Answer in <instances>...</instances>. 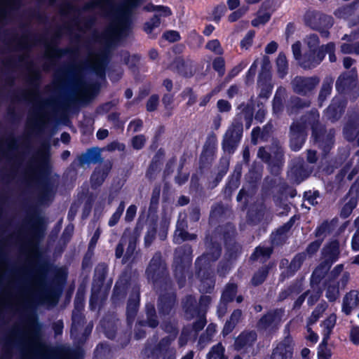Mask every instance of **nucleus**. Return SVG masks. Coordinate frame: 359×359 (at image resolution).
Here are the masks:
<instances>
[{
    "mask_svg": "<svg viewBox=\"0 0 359 359\" xmlns=\"http://www.w3.org/2000/svg\"><path fill=\"white\" fill-rule=\"evenodd\" d=\"M158 13L154 16L144 25V30L147 33L151 34L152 31L159 27L161 24L160 17H166L171 14L170 10L168 7L159 6L157 8Z\"/></svg>",
    "mask_w": 359,
    "mask_h": 359,
    "instance_id": "nucleus-11",
    "label": "nucleus"
},
{
    "mask_svg": "<svg viewBox=\"0 0 359 359\" xmlns=\"http://www.w3.org/2000/svg\"><path fill=\"white\" fill-rule=\"evenodd\" d=\"M224 353V348L221 344H218L210 349L207 354V359H227Z\"/></svg>",
    "mask_w": 359,
    "mask_h": 359,
    "instance_id": "nucleus-28",
    "label": "nucleus"
},
{
    "mask_svg": "<svg viewBox=\"0 0 359 359\" xmlns=\"http://www.w3.org/2000/svg\"><path fill=\"white\" fill-rule=\"evenodd\" d=\"M293 344L290 337H286L277 344L271 355V359H290L292 356Z\"/></svg>",
    "mask_w": 359,
    "mask_h": 359,
    "instance_id": "nucleus-6",
    "label": "nucleus"
},
{
    "mask_svg": "<svg viewBox=\"0 0 359 359\" xmlns=\"http://www.w3.org/2000/svg\"><path fill=\"white\" fill-rule=\"evenodd\" d=\"M356 202L354 199H351L346 203L341 209V215L346 218L350 215L352 210L355 208Z\"/></svg>",
    "mask_w": 359,
    "mask_h": 359,
    "instance_id": "nucleus-39",
    "label": "nucleus"
},
{
    "mask_svg": "<svg viewBox=\"0 0 359 359\" xmlns=\"http://www.w3.org/2000/svg\"><path fill=\"white\" fill-rule=\"evenodd\" d=\"M125 209V204L123 202H121L118 207L117 208L115 212L112 215L111 218L109 220V225L110 226H114L119 220L121 216L122 215Z\"/></svg>",
    "mask_w": 359,
    "mask_h": 359,
    "instance_id": "nucleus-37",
    "label": "nucleus"
},
{
    "mask_svg": "<svg viewBox=\"0 0 359 359\" xmlns=\"http://www.w3.org/2000/svg\"><path fill=\"white\" fill-rule=\"evenodd\" d=\"M217 107L221 112L229 111L231 107L229 102L226 100H219L217 102Z\"/></svg>",
    "mask_w": 359,
    "mask_h": 359,
    "instance_id": "nucleus-59",
    "label": "nucleus"
},
{
    "mask_svg": "<svg viewBox=\"0 0 359 359\" xmlns=\"http://www.w3.org/2000/svg\"><path fill=\"white\" fill-rule=\"evenodd\" d=\"M205 47L208 50L214 52L215 54H217V55H221L223 53V50H222V48L221 47L220 43L217 39L212 40V41H209L206 44Z\"/></svg>",
    "mask_w": 359,
    "mask_h": 359,
    "instance_id": "nucleus-40",
    "label": "nucleus"
},
{
    "mask_svg": "<svg viewBox=\"0 0 359 359\" xmlns=\"http://www.w3.org/2000/svg\"><path fill=\"white\" fill-rule=\"evenodd\" d=\"M257 335L254 332H243L238 336L235 341V348L237 350L251 346L256 340Z\"/></svg>",
    "mask_w": 359,
    "mask_h": 359,
    "instance_id": "nucleus-15",
    "label": "nucleus"
},
{
    "mask_svg": "<svg viewBox=\"0 0 359 359\" xmlns=\"http://www.w3.org/2000/svg\"><path fill=\"white\" fill-rule=\"evenodd\" d=\"M285 95V89L283 88H279L275 95L273 102V109L275 114H279L282 111L283 108V100Z\"/></svg>",
    "mask_w": 359,
    "mask_h": 359,
    "instance_id": "nucleus-21",
    "label": "nucleus"
},
{
    "mask_svg": "<svg viewBox=\"0 0 359 359\" xmlns=\"http://www.w3.org/2000/svg\"><path fill=\"white\" fill-rule=\"evenodd\" d=\"M333 79L331 78H327L322 86L318 100L320 104H322V102L327 98V96L330 95L332 88Z\"/></svg>",
    "mask_w": 359,
    "mask_h": 359,
    "instance_id": "nucleus-27",
    "label": "nucleus"
},
{
    "mask_svg": "<svg viewBox=\"0 0 359 359\" xmlns=\"http://www.w3.org/2000/svg\"><path fill=\"white\" fill-rule=\"evenodd\" d=\"M163 269L161 264V255L159 254L155 255L152 258L147 270V273L149 278H153L156 273H159Z\"/></svg>",
    "mask_w": 359,
    "mask_h": 359,
    "instance_id": "nucleus-18",
    "label": "nucleus"
},
{
    "mask_svg": "<svg viewBox=\"0 0 359 359\" xmlns=\"http://www.w3.org/2000/svg\"><path fill=\"white\" fill-rule=\"evenodd\" d=\"M351 11L352 8L348 6L337 9L334 12V14L337 17L339 18H348L349 15H351Z\"/></svg>",
    "mask_w": 359,
    "mask_h": 359,
    "instance_id": "nucleus-48",
    "label": "nucleus"
},
{
    "mask_svg": "<svg viewBox=\"0 0 359 359\" xmlns=\"http://www.w3.org/2000/svg\"><path fill=\"white\" fill-rule=\"evenodd\" d=\"M255 32L253 31L248 32L245 38L241 41V46L248 48L252 44Z\"/></svg>",
    "mask_w": 359,
    "mask_h": 359,
    "instance_id": "nucleus-50",
    "label": "nucleus"
},
{
    "mask_svg": "<svg viewBox=\"0 0 359 359\" xmlns=\"http://www.w3.org/2000/svg\"><path fill=\"white\" fill-rule=\"evenodd\" d=\"M321 245V241L317 240L311 243L306 248V253L310 256L318 251Z\"/></svg>",
    "mask_w": 359,
    "mask_h": 359,
    "instance_id": "nucleus-53",
    "label": "nucleus"
},
{
    "mask_svg": "<svg viewBox=\"0 0 359 359\" xmlns=\"http://www.w3.org/2000/svg\"><path fill=\"white\" fill-rule=\"evenodd\" d=\"M271 249L270 248H262L259 247L257 248L255 252L252 255L254 259H259V258H267L270 256L271 253Z\"/></svg>",
    "mask_w": 359,
    "mask_h": 359,
    "instance_id": "nucleus-38",
    "label": "nucleus"
},
{
    "mask_svg": "<svg viewBox=\"0 0 359 359\" xmlns=\"http://www.w3.org/2000/svg\"><path fill=\"white\" fill-rule=\"evenodd\" d=\"M213 68L218 72L220 75L224 72V60L222 57L216 58L213 62Z\"/></svg>",
    "mask_w": 359,
    "mask_h": 359,
    "instance_id": "nucleus-47",
    "label": "nucleus"
},
{
    "mask_svg": "<svg viewBox=\"0 0 359 359\" xmlns=\"http://www.w3.org/2000/svg\"><path fill=\"white\" fill-rule=\"evenodd\" d=\"M351 341L358 345L359 344V327H353L350 333Z\"/></svg>",
    "mask_w": 359,
    "mask_h": 359,
    "instance_id": "nucleus-58",
    "label": "nucleus"
},
{
    "mask_svg": "<svg viewBox=\"0 0 359 359\" xmlns=\"http://www.w3.org/2000/svg\"><path fill=\"white\" fill-rule=\"evenodd\" d=\"M327 344L321 343L318 353V359H329L331 353L329 349L326 347Z\"/></svg>",
    "mask_w": 359,
    "mask_h": 359,
    "instance_id": "nucleus-46",
    "label": "nucleus"
},
{
    "mask_svg": "<svg viewBox=\"0 0 359 359\" xmlns=\"http://www.w3.org/2000/svg\"><path fill=\"white\" fill-rule=\"evenodd\" d=\"M336 320H337L336 316L334 314H332L323 322L322 327H323V344H327V341L330 338V336L332 332L333 328L335 326Z\"/></svg>",
    "mask_w": 359,
    "mask_h": 359,
    "instance_id": "nucleus-16",
    "label": "nucleus"
},
{
    "mask_svg": "<svg viewBox=\"0 0 359 359\" xmlns=\"http://www.w3.org/2000/svg\"><path fill=\"white\" fill-rule=\"evenodd\" d=\"M127 241L128 237L126 234L124 233L116 249V257L119 258L122 256L123 252V246L127 243Z\"/></svg>",
    "mask_w": 359,
    "mask_h": 359,
    "instance_id": "nucleus-49",
    "label": "nucleus"
},
{
    "mask_svg": "<svg viewBox=\"0 0 359 359\" xmlns=\"http://www.w3.org/2000/svg\"><path fill=\"white\" fill-rule=\"evenodd\" d=\"M139 305V294H134L129 299L127 306L128 319L131 320L134 318Z\"/></svg>",
    "mask_w": 359,
    "mask_h": 359,
    "instance_id": "nucleus-25",
    "label": "nucleus"
},
{
    "mask_svg": "<svg viewBox=\"0 0 359 359\" xmlns=\"http://www.w3.org/2000/svg\"><path fill=\"white\" fill-rule=\"evenodd\" d=\"M158 103V97L152 95L148 100L147 104V109L148 111H154L156 109Z\"/></svg>",
    "mask_w": 359,
    "mask_h": 359,
    "instance_id": "nucleus-54",
    "label": "nucleus"
},
{
    "mask_svg": "<svg viewBox=\"0 0 359 359\" xmlns=\"http://www.w3.org/2000/svg\"><path fill=\"white\" fill-rule=\"evenodd\" d=\"M344 106V100L339 97H335L325 111V117L332 121L337 120L341 116Z\"/></svg>",
    "mask_w": 359,
    "mask_h": 359,
    "instance_id": "nucleus-9",
    "label": "nucleus"
},
{
    "mask_svg": "<svg viewBox=\"0 0 359 359\" xmlns=\"http://www.w3.org/2000/svg\"><path fill=\"white\" fill-rule=\"evenodd\" d=\"M163 36L166 40L170 42H175L180 39V35L176 31L167 32L164 34Z\"/></svg>",
    "mask_w": 359,
    "mask_h": 359,
    "instance_id": "nucleus-57",
    "label": "nucleus"
},
{
    "mask_svg": "<svg viewBox=\"0 0 359 359\" xmlns=\"http://www.w3.org/2000/svg\"><path fill=\"white\" fill-rule=\"evenodd\" d=\"M357 230L352 238L351 246L352 249L355 251L359 250V217L355 221Z\"/></svg>",
    "mask_w": 359,
    "mask_h": 359,
    "instance_id": "nucleus-41",
    "label": "nucleus"
},
{
    "mask_svg": "<svg viewBox=\"0 0 359 359\" xmlns=\"http://www.w3.org/2000/svg\"><path fill=\"white\" fill-rule=\"evenodd\" d=\"M339 291L334 283H330L327 288L325 296L331 302L335 301L339 297Z\"/></svg>",
    "mask_w": 359,
    "mask_h": 359,
    "instance_id": "nucleus-33",
    "label": "nucleus"
},
{
    "mask_svg": "<svg viewBox=\"0 0 359 359\" xmlns=\"http://www.w3.org/2000/svg\"><path fill=\"white\" fill-rule=\"evenodd\" d=\"M326 309V303L319 304L309 318L307 325L311 326V325L314 324L321 317L322 314L324 313Z\"/></svg>",
    "mask_w": 359,
    "mask_h": 359,
    "instance_id": "nucleus-29",
    "label": "nucleus"
},
{
    "mask_svg": "<svg viewBox=\"0 0 359 359\" xmlns=\"http://www.w3.org/2000/svg\"><path fill=\"white\" fill-rule=\"evenodd\" d=\"M329 263L322 262L313 272L311 276V284H318L320 280L325 276L330 269Z\"/></svg>",
    "mask_w": 359,
    "mask_h": 359,
    "instance_id": "nucleus-20",
    "label": "nucleus"
},
{
    "mask_svg": "<svg viewBox=\"0 0 359 359\" xmlns=\"http://www.w3.org/2000/svg\"><path fill=\"white\" fill-rule=\"evenodd\" d=\"M277 72L280 78H283L287 74L288 63L285 55L279 53L276 60Z\"/></svg>",
    "mask_w": 359,
    "mask_h": 359,
    "instance_id": "nucleus-24",
    "label": "nucleus"
},
{
    "mask_svg": "<svg viewBox=\"0 0 359 359\" xmlns=\"http://www.w3.org/2000/svg\"><path fill=\"white\" fill-rule=\"evenodd\" d=\"M324 55L321 51H306L299 62V65L304 69H311L317 66L323 60Z\"/></svg>",
    "mask_w": 359,
    "mask_h": 359,
    "instance_id": "nucleus-8",
    "label": "nucleus"
},
{
    "mask_svg": "<svg viewBox=\"0 0 359 359\" xmlns=\"http://www.w3.org/2000/svg\"><path fill=\"white\" fill-rule=\"evenodd\" d=\"M327 230V224H323L320 225L316 231V236L318 238V240H320L322 241L323 237L325 235V233Z\"/></svg>",
    "mask_w": 359,
    "mask_h": 359,
    "instance_id": "nucleus-61",
    "label": "nucleus"
},
{
    "mask_svg": "<svg viewBox=\"0 0 359 359\" xmlns=\"http://www.w3.org/2000/svg\"><path fill=\"white\" fill-rule=\"evenodd\" d=\"M128 248L125 256L123 257V261L125 262L128 261H133V256L135 250L136 248V242L134 238H128Z\"/></svg>",
    "mask_w": 359,
    "mask_h": 359,
    "instance_id": "nucleus-35",
    "label": "nucleus"
},
{
    "mask_svg": "<svg viewBox=\"0 0 359 359\" xmlns=\"http://www.w3.org/2000/svg\"><path fill=\"white\" fill-rule=\"evenodd\" d=\"M292 53H293L294 57L299 62V60L302 59V57L303 56V55H301V43H300L299 41H297V42L294 43L292 46Z\"/></svg>",
    "mask_w": 359,
    "mask_h": 359,
    "instance_id": "nucleus-52",
    "label": "nucleus"
},
{
    "mask_svg": "<svg viewBox=\"0 0 359 359\" xmlns=\"http://www.w3.org/2000/svg\"><path fill=\"white\" fill-rule=\"evenodd\" d=\"M236 285L235 284H229L226 285L222 296V302H227L231 301L236 292Z\"/></svg>",
    "mask_w": 359,
    "mask_h": 359,
    "instance_id": "nucleus-32",
    "label": "nucleus"
},
{
    "mask_svg": "<svg viewBox=\"0 0 359 359\" xmlns=\"http://www.w3.org/2000/svg\"><path fill=\"white\" fill-rule=\"evenodd\" d=\"M109 170V167L97 168L94 171V172L91 177L92 185L94 187L100 185L104 180L105 177H107Z\"/></svg>",
    "mask_w": 359,
    "mask_h": 359,
    "instance_id": "nucleus-19",
    "label": "nucleus"
},
{
    "mask_svg": "<svg viewBox=\"0 0 359 359\" xmlns=\"http://www.w3.org/2000/svg\"><path fill=\"white\" fill-rule=\"evenodd\" d=\"M305 296H309L308 297V304L309 305L314 304L320 297V292L319 290L314 291H309L308 292L304 294Z\"/></svg>",
    "mask_w": 359,
    "mask_h": 359,
    "instance_id": "nucleus-45",
    "label": "nucleus"
},
{
    "mask_svg": "<svg viewBox=\"0 0 359 359\" xmlns=\"http://www.w3.org/2000/svg\"><path fill=\"white\" fill-rule=\"evenodd\" d=\"M319 114L316 111H311L301 120V122L294 123L291 126V139L290 147L292 150H299L305 142V130L307 125L311 126L313 130V137L318 143L319 147L323 148L325 151L330 149L333 144L334 133L330 131L325 135L323 132V128L318 123Z\"/></svg>",
    "mask_w": 359,
    "mask_h": 359,
    "instance_id": "nucleus-1",
    "label": "nucleus"
},
{
    "mask_svg": "<svg viewBox=\"0 0 359 359\" xmlns=\"http://www.w3.org/2000/svg\"><path fill=\"white\" fill-rule=\"evenodd\" d=\"M106 64V57L103 53L91 55L88 60V66L97 75L102 76Z\"/></svg>",
    "mask_w": 359,
    "mask_h": 359,
    "instance_id": "nucleus-12",
    "label": "nucleus"
},
{
    "mask_svg": "<svg viewBox=\"0 0 359 359\" xmlns=\"http://www.w3.org/2000/svg\"><path fill=\"white\" fill-rule=\"evenodd\" d=\"M220 248L219 247H216L214 249V252H212V255L210 256V254H207L204 256H203L201 258L199 259L200 262H205L206 260H215L217 259L219 256L220 255Z\"/></svg>",
    "mask_w": 359,
    "mask_h": 359,
    "instance_id": "nucleus-51",
    "label": "nucleus"
},
{
    "mask_svg": "<svg viewBox=\"0 0 359 359\" xmlns=\"http://www.w3.org/2000/svg\"><path fill=\"white\" fill-rule=\"evenodd\" d=\"M304 42L308 48V51L310 52H318L320 48H319V39L316 34H311L308 36Z\"/></svg>",
    "mask_w": 359,
    "mask_h": 359,
    "instance_id": "nucleus-31",
    "label": "nucleus"
},
{
    "mask_svg": "<svg viewBox=\"0 0 359 359\" xmlns=\"http://www.w3.org/2000/svg\"><path fill=\"white\" fill-rule=\"evenodd\" d=\"M336 88L340 93L344 92L346 89L350 90L353 98H356L359 95V86H358L355 79L347 74H344L338 78L336 82Z\"/></svg>",
    "mask_w": 359,
    "mask_h": 359,
    "instance_id": "nucleus-5",
    "label": "nucleus"
},
{
    "mask_svg": "<svg viewBox=\"0 0 359 359\" xmlns=\"http://www.w3.org/2000/svg\"><path fill=\"white\" fill-rule=\"evenodd\" d=\"M168 332H170V335L168 338H165L162 340L161 345L165 344H170L172 341H173L176 336H177V331L175 330V327L171 325L170 329L167 330Z\"/></svg>",
    "mask_w": 359,
    "mask_h": 359,
    "instance_id": "nucleus-60",
    "label": "nucleus"
},
{
    "mask_svg": "<svg viewBox=\"0 0 359 359\" xmlns=\"http://www.w3.org/2000/svg\"><path fill=\"white\" fill-rule=\"evenodd\" d=\"M334 44L333 43H329L325 46H321L319 50L325 55V53L328 54L334 53Z\"/></svg>",
    "mask_w": 359,
    "mask_h": 359,
    "instance_id": "nucleus-64",
    "label": "nucleus"
},
{
    "mask_svg": "<svg viewBox=\"0 0 359 359\" xmlns=\"http://www.w3.org/2000/svg\"><path fill=\"white\" fill-rule=\"evenodd\" d=\"M241 317V311L240 310L234 311L231 314L229 320H228L224 325L223 329V334H228L229 333H230L235 327V325H236V323L239 321Z\"/></svg>",
    "mask_w": 359,
    "mask_h": 359,
    "instance_id": "nucleus-22",
    "label": "nucleus"
},
{
    "mask_svg": "<svg viewBox=\"0 0 359 359\" xmlns=\"http://www.w3.org/2000/svg\"><path fill=\"white\" fill-rule=\"evenodd\" d=\"M183 96L184 98L188 97V102L187 104L189 105H191L194 103H195L196 100V97L194 95L192 90L191 89H187L183 92Z\"/></svg>",
    "mask_w": 359,
    "mask_h": 359,
    "instance_id": "nucleus-62",
    "label": "nucleus"
},
{
    "mask_svg": "<svg viewBox=\"0 0 359 359\" xmlns=\"http://www.w3.org/2000/svg\"><path fill=\"white\" fill-rule=\"evenodd\" d=\"M355 46L349 43H343L341 46V51L345 54L355 53Z\"/></svg>",
    "mask_w": 359,
    "mask_h": 359,
    "instance_id": "nucleus-63",
    "label": "nucleus"
},
{
    "mask_svg": "<svg viewBox=\"0 0 359 359\" xmlns=\"http://www.w3.org/2000/svg\"><path fill=\"white\" fill-rule=\"evenodd\" d=\"M271 1L264 2L262 8L258 11L255 19L251 22L253 27H259L265 25L271 18V12L264 11V8H269L271 6Z\"/></svg>",
    "mask_w": 359,
    "mask_h": 359,
    "instance_id": "nucleus-14",
    "label": "nucleus"
},
{
    "mask_svg": "<svg viewBox=\"0 0 359 359\" xmlns=\"http://www.w3.org/2000/svg\"><path fill=\"white\" fill-rule=\"evenodd\" d=\"M146 142V138L144 135H136L132 139V145L135 149H142Z\"/></svg>",
    "mask_w": 359,
    "mask_h": 359,
    "instance_id": "nucleus-44",
    "label": "nucleus"
},
{
    "mask_svg": "<svg viewBox=\"0 0 359 359\" xmlns=\"http://www.w3.org/2000/svg\"><path fill=\"white\" fill-rule=\"evenodd\" d=\"M267 275V270L262 269L257 272L252 279V282L254 285H257L262 283Z\"/></svg>",
    "mask_w": 359,
    "mask_h": 359,
    "instance_id": "nucleus-42",
    "label": "nucleus"
},
{
    "mask_svg": "<svg viewBox=\"0 0 359 359\" xmlns=\"http://www.w3.org/2000/svg\"><path fill=\"white\" fill-rule=\"evenodd\" d=\"M359 305V292L352 290L347 293L343 299L342 311L349 315L353 310L356 309Z\"/></svg>",
    "mask_w": 359,
    "mask_h": 359,
    "instance_id": "nucleus-10",
    "label": "nucleus"
},
{
    "mask_svg": "<svg viewBox=\"0 0 359 359\" xmlns=\"http://www.w3.org/2000/svg\"><path fill=\"white\" fill-rule=\"evenodd\" d=\"M309 106V102L308 101H302L299 97H293L290 100L287 107V110L290 114L295 113L298 109L306 107Z\"/></svg>",
    "mask_w": 359,
    "mask_h": 359,
    "instance_id": "nucleus-26",
    "label": "nucleus"
},
{
    "mask_svg": "<svg viewBox=\"0 0 359 359\" xmlns=\"http://www.w3.org/2000/svg\"><path fill=\"white\" fill-rule=\"evenodd\" d=\"M139 4V0H126L124 5L111 10V22L100 39L101 41L110 43L125 35L129 26L131 11Z\"/></svg>",
    "mask_w": 359,
    "mask_h": 359,
    "instance_id": "nucleus-2",
    "label": "nucleus"
},
{
    "mask_svg": "<svg viewBox=\"0 0 359 359\" xmlns=\"http://www.w3.org/2000/svg\"><path fill=\"white\" fill-rule=\"evenodd\" d=\"M282 315L281 311L270 312L260 319L258 327L262 330L271 331L280 323Z\"/></svg>",
    "mask_w": 359,
    "mask_h": 359,
    "instance_id": "nucleus-7",
    "label": "nucleus"
},
{
    "mask_svg": "<svg viewBox=\"0 0 359 359\" xmlns=\"http://www.w3.org/2000/svg\"><path fill=\"white\" fill-rule=\"evenodd\" d=\"M18 6V0H0V22L6 18L10 11L17 8Z\"/></svg>",
    "mask_w": 359,
    "mask_h": 359,
    "instance_id": "nucleus-17",
    "label": "nucleus"
},
{
    "mask_svg": "<svg viewBox=\"0 0 359 359\" xmlns=\"http://www.w3.org/2000/svg\"><path fill=\"white\" fill-rule=\"evenodd\" d=\"M195 235L189 234L182 229H180V224H177V227L174 235L175 243H180L184 241L195 239Z\"/></svg>",
    "mask_w": 359,
    "mask_h": 359,
    "instance_id": "nucleus-30",
    "label": "nucleus"
},
{
    "mask_svg": "<svg viewBox=\"0 0 359 359\" xmlns=\"http://www.w3.org/2000/svg\"><path fill=\"white\" fill-rule=\"evenodd\" d=\"M226 8L224 5L218 6L215 8L213 13L214 20L218 22L221 17L224 14Z\"/></svg>",
    "mask_w": 359,
    "mask_h": 359,
    "instance_id": "nucleus-55",
    "label": "nucleus"
},
{
    "mask_svg": "<svg viewBox=\"0 0 359 359\" xmlns=\"http://www.w3.org/2000/svg\"><path fill=\"white\" fill-rule=\"evenodd\" d=\"M322 253L324 259L323 262L325 264L329 263V266H330L331 264L338 259L339 254V243L336 241L330 243L323 248Z\"/></svg>",
    "mask_w": 359,
    "mask_h": 359,
    "instance_id": "nucleus-13",
    "label": "nucleus"
},
{
    "mask_svg": "<svg viewBox=\"0 0 359 359\" xmlns=\"http://www.w3.org/2000/svg\"><path fill=\"white\" fill-rule=\"evenodd\" d=\"M147 317H148V321H147L148 325L151 327H156L158 325V322L155 318V310L152 306L147 308Z\"/></svg>",
    "mask_w": 359,
    "mask_h": 359,
    "instance_id": "nucleus-43",
    "label": "nucleus"
},
{
    "mask_svg": "<svg viewBox=\"0 0 359 359\" xmlns=\"http://www.w3.org/2000/svg\"><path fill=\"white\" fill-rule=\"evenodd\" d=\"M242 133L243 127L241 123L233 122L224 136L223 147L224 149L229 151L233 150L240 141Z\"/></svg>",
    "mask_w": 359,
    "mask_h": 359,
    "instance_id": "nucleus-3",
    "label": "nucleus"
},
{
    "mask_svg": "<svg viewBox=\"0 0 359 359\" xmlns=\"http://www.w3.org/2000/svg\"><path fill=\"white\" fill-rule=\"evenodd\" d=\"M248 6H243L239 8L238 10L233 11L228 16V20L230 22H233L241 18L248 11Z\"/></svg>",
    "mask_w": 359,
    "mask_h": 359,
    "instance_id": "nucleus-36",
    "label": "nucleus"
},
{
    "mask_svg": "<svg viewBox=\"0 0 359 359\" xmlns=\"http://www.w3.org/2000/svg\"><path fill=\"white\" fill-rule=\"evenodd\" d=\"M136 212H137V207L134 205H130L126 211V217H125L126 220L128 222L132 221L136 215Z\"/></svg>",
    "mask_w": 359,
    "mask_h": 359,
    "instance_id": "nucleus-56",
    "label": "nucleus"
},
{
    "mask_svg": "<svg viewBox=\"0 0 359 359\" xmlns=\"http://www.w3.org/2000/svg\"><path fill=\"white\" fill-rule=\"evenodd\" d=\"M305 257L306 255L304 253L296 255L290 264L289 270L292 273L297 271L301 267L304 260L305 259Z\"/></svg>",
    "mask_w": 359,
    "mask_h": 359,
    "instance_id": "nucleus-34",
    "label": "nucleus"
},
{
    "mask_svg": "<svg viewBox=\"0 0 359 359\" xmlns=\"http://www.w3.org/2000/svg\"><path fill=\"white\" fill-rule=\"evenodd\" d=\"M345 137L351 141L358 137L359 142V123H348L344 128Z\"/></svg>",
    "mask_w": 359,
    "mask_h": 359,
    "instance_id": "nucleus-23",
    "label": "nucleus"
},
{
    "mask_svg": "<svg viewBox=\"0 0 359 359\" xmlns=\"http://www.w3.org/2000/svg\"><path fill=\"white\" fill-rule=\"evenodd\" d=\"M318 82L319 81L316 78L296 76L292 81L291 84L292 89L295 93L305 95L312 90Z\"/></svg>",
    "mask_w": 359,
    "mask_h": 359,
    "instance_id": "nucleus-4",
    "label": "nucleus"
}]
</instances>
